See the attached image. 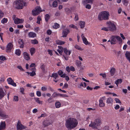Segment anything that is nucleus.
<instances>
[{
    "mask_svg": "<svg viewBox=\"0 0 130 130\" xmlns=\"http://www.w3.org/2000/svg\"><path fill=\"white\" fill-rule=\"evenodd\" d=\"M78 123V122L76 119L71 118L66 121L65 125L67 128L72 129L76 127Z\"/></svg>",
    "mask_w": 130,
    "mask_h": 130,
    "instance_id": "nucleus-1",
    "label": "nucleus"
},
{
    "mask_svg": "<svg viewBox=\"0 0 130 130\" xmlns=\"http://www.w3.org/2000/svg\"><path fill=\"white\" fill-rule=\"evenodd\" d=\"M109 15V13L107 11H103L100 13L98 16V19L99 20H107Z\"/></svg>",
    "mask_w": 130,
    "mask_h": 130,
    "instance_id": "nucleus-2",
    "label": "nucleus"
},
{
    "mask_svg": "<svg viewBox=\"0 0 130 130\" xmlns=\"http://www.w3.org/2000/svg\"><path fill=\"white\" fill-rule=\"evenodd\" d=\"M14 5L15 7L18 9H22L24 6H27V4L26 2L21 0L16 1Z\"/></svg>",
    "mask_w": 130,
    "mask_h": 130,
    "instance_id": "nucleus-3",
    "label": "nucleus"
},
{
    "mask_svg": "<svg viewBox=\"0 0 130 130\" xmlns=\"http://www.w3.org/2000/svg\"><path fill=\"white\" fill-rule=\"evenodd\" d=\"M106 24L108 26L109 31H114L116 30V27L113 22L108 21L106 22Z\"/></svg>",
    "mask_w": 130,
    "mask_h": 130,
    "instance_id": "nucleus-4",
    "label": "nucleus"
},
{
    "mask_svg": "<svg viewBox=\"0 0 130 130\" xmlns=\"http://www.w3.org/2000/svg\"><path fill=\"white\" fill-rule=\"evenodd\" d=\"M101 123V121L99 119H97L95 120L94 122H91L90 124H89V126L92 127L93 128H96L97 126L100 125Z\"/></svg>",
    "mask_w": 130,
    "mask_h": 130,
    "instance_id": "nucleus-5",
    "label": "nucleus"
},
{
    "mask_svg": "<svg viewBox=\"0 0 130 130\" xmlns=\"http://www.w3.org/2000/svg\"><path fill=\"white\" fill-rule=\"evenodd\" d=\"M42 11L41 8L40 7H37L32 11V14L36 16L38 15Z\"/></svg>",
    "mask_w": 130,
    "mask_h": 130,
    "instance_id": "nucleus-6",
    "label": "nucleus"
},
{
    "mask_svg": "<svg viewBox=\"0 0 130 130\" xmlns=\"http://www.w3.org/2000/svg\"><path fill=\"white\" fill-rule=\"evenodd\" d=\"M106 100L105 96H103L100 98L99 100V106L100 107H104L105 104L104 102V101Z\"/></svg>",
    "mask_w": 130,
    "mask_h": 130,
    "instance_id": "nucleus-7",
    "label": "nucleus"
},
{
    "mask_svg": "<svg viewBox=\"0 0 130 130\" xmlns=\"http://www.w3.org/2000/svg\"><path fill=\"white\" fill-rule=\"evenodd\" d=\"M12 18L15 24H18L22 23L24 20L23 19H20L16 17L15 15H14L12 16Z\"/></svg>",
    "mask_w": 130,
    "mask_h": 130,
    "instance_id": "nucleus-8",
    "label": "nucleus"
},
{
    "mask_svg": "<svg viewBox=\"0 0 130 130\" xmlns=\"http://www.w3.org/2000/svg\"><path fill=\"white\" fill-rule=\"evenodd\" d=\"M48 4L51 7H56L57 6V3L56 1H53V0H50L48 2Z\"/></svg>",
    "mask_w": 130,
    "mask_h": 130,
    "instance_id": "nucleus-9",
    "label": "nucleus"
},
{
    "mask_svg": "<svg viewBox=\"0 0 130 130\" xmlns=\"http://www.w3.org/2000/svg\"><path fill=\"white\" fill-rule=\"evenodd\" d=\"M70 32V31L68 28H66L64 29L62 32V37H67V35Z\"/></svg>",
    "mask_w": 130,
    "mask_h": 130,
    "instance_id": "nucleus-10",
    "label": "nucleus"
},
{
    "mask_svg": "<svg viewBox=\"0 0 130 130\" xmlns=\"http://www.w3.org/2000/svg\"><path fill=\"white\" fill-rule=\"evenodd\" d=\"M13 46V45L11 43H9L7 45L6 47V51L7 52H9L11 50Z\"/></svg>",
    "mask_w": 130,
    "mask_h": 130,
    "instance_id": "nucleus-11",
    "label": "nucleus"
},
{
    "mask_svg": "<svg viewBox=\"0 0 130 130\" xmlns=\"http://www.w3.org/2000/svg\"><path fill=\"white\" fill-rule=\"evenodd\" d=\"M23 55L24 59L27 60H29L30 59L29 54L26 52H24Z\"/></svg>",
    "mask_w": 130,
    "mask_h": 130,
    "instance_id": "nucleus-12",
    "label": "nucleus"
},
{
    "mask_svg": "<svg viewBox=\"0 0 130 130\" xmlns=\"http://www.w3.org/2000/svg\"><path fill=\"white\" fill-rule=\"evenodd\" d=\"M5 94L6 93L4 92L3 89L0 88V100L4 97Z\"/></svg>",
    "mask_w": 130,
    "mask_h": 130,
    "instance_id": "nucleus-13",
    "label": "nucleus"
},
{
    "mask_svg": "<svg viewBox=\"0 0 130 130\" xmlns=\"http://www.w3.org/2000/svg\"><path fill=\"white\" fill-rule=\"evenodd\" d=\"M81 38L82 39L83 42L85 44H88V42L86 38L84 36L83 34H82L81 35Z\"/></svg>",
    "mask_w": 130,
    "mask_h": 130,
    "instance_id": "nucleus-14",
    "label": "nucleus"
},
{
    "mask_svg": "<svg viewBox=\"0 0 130 130\" xmlns=\"http://www.w3.org/2000/svg\"><path fill=\"white\" fill-rule=\"evenodd\" d=\"M6 124L4 122H2L0 124V130L3 129L5 128Z\"/></svg>",
    "mask_w": 130,
    "mask_h": 130,
    "instance_id": "nucleus-15",
    "label": "nucleus"
},
{
    "mask_svg": "<svg viewBox=\"0 0 130 130\" xmlns=\"http://www.w3.org/2000/svg\"><path fill=\"white\" fill-rule=\"evenodd\" d=\"M115 36H112L110 38L111 44H114L116 43V39Z\"/></svg>",
    "mask_w": 130,
    "mask_h": 130,
    "instance_id": "nucleus-16",
    "label": "nucleus"
},
{
    "mask_svg": "<svg viewBox=\"0 0 130 130\" xmlns=\"http://www.w3.org/2000/svg\"><path fill=\"white\" fill-rule=\"evenodd\" d=\"M34 99L35 102L38 104L42 105L43 104V101L40 100L39 98H35Z\"/></svg>",
    "mask_w": 130,
    "mask_h": 130,
    "instance_id": "nucleus-17",
    "label": "nucleus"
},
{
    "mask_svg": "<svg viewBox=\"0 0 130 130\" xmlns=\"http://www.w3.org/2000/svg\"><path fill=\"white\" fill-rule=\"evenodd\" d=\"M64 53L67 56H69L71 53V52L70 51L67 50L66 48H64Z\"/></svg>",
    "mask_w": 130,
    "mask_h": 130,
    "instance_id": "nucleus-18",
    "label": "nucleus"
},
{
    "mask_svg": "<svg viewBox=\"0 0 130 130\" xmlns=\"http://www.w3.org/2000/svg\"><path fill=\"white\" fill-rule=\"evenodd\" d=\"M116 69L113 68H111L110 71V72L111 76H113L115 73Z\"/></svg>",
    "mask_w": 130,
    "mask_h": 130,
    "instance_id": "nucleus-19",
    "label": "nucleus"
},
{
    "mask_svg": "<svg viewBox=\"0 0 130 130\" xmlns=\"http://www.w3.org/2000/svg\"><path fill=\"white\" fill-rule=\"evenodd\" d=\"M113 102V99L112 98H109L107 99L106 103L107 104H112Z\"/></svg>",
    "mask_w": 130,
    "mask_h": 130,
    "instance_id": "nucleus-20",
    "label": "nucleus"
},
{
    "mask_svg": "<svg viewBox=\"0 0 130 130\" xmlns=\"http://www.w3.org/2000/svg\"><path fill=\"white\" fill-rule=\"evenodd\" d=\"M28 36L29 37L34 38L36 36V35L35 33L31 32H29Z\"/></svg>",
    "mask_w": 130,
    "mask_h": 130,
    "instance_id": "nucleus-21",
    "label": "nucleus"
},
{
    "mask_svg": "<svg viewBox=\"0 0 130 130\" xmlns=\"http://www.w3.org/2000/svg\"><path fill=\"white\" fill-rule=\"evenodd\" d=\"M19 43L20 45V48H23L24 47V43L22 39H20L19 41Z\"/></svg>",
    "mask_w": 130,
    "mask_h": 130,
    "instance_id": "nucleus-22",
    "label": "nucleus"
},
{
    "mask_svg": "<svg viewBox=\"0 0 130 130\" xmlns=\"http://www.w3.org/2000/svg\"><path fill=\"white\" fill-rule=\"evenodd\" d=\"M23 126L19 122L17 124V128L18 130L21 129L23 128Z\"/></svg>",
    "mask_w": 130,
    "mask_h": 130,
    "instance_id": "nucleus-23",
    "label": "nucleus"
},
{
    "mask_svg": "<svg viewBox=\"0 0 130 130\" xmlns=\"http://www.w3.org/2000/svg\"><path fill=\"white\" fill-rule=\"evenodd\" d=\"M56 43L57 44L59 45H62L64 44L65 43V42L64 41L57 40L56 41Z\"/></svg>",
    "mask_w": 130,
    "mask_h": 130,
    "instance_id": "nucleus-24",
    "label": "nucleus"
},
{
    "mask_svg": "<svg viewBox=\"0 0 130 130\" xmlns=\"http://www.w3.org/2000/svg\"><path fill=\"white\" fill-rule=\"evenodd\" d=\"M6 60L5 57L2 55L0 56V64L3 63V61Z\"/></svg>",
    "mask_w": 130,
    "mask_h": 130,
    "instance_id": "nucleus-25",
    "label": "nucleus"
},
{
    "mask_svg": "<svg viewBox=\"0 0 130 130\" xmlns=\"http://www.w3.org/2000/svg\"><path fill=\"white\" fill-rule=\"evenodd\" d=\"M122 81V80L121 79H118L115 81V83L116 84L117 86H118V84H121Z\"/></svg>",
    "mask_w": 130,
    "mask_h": 130,
    "instance_id": "nucleus-26",
    "label": "nucleus"
},
{
    "mask_svg": "<svg viewBox=\"0 0 130 130\" xmlns=\"http://www.w3.org/2000/svg\"><path fill=\"white\" fill-rule=\"evenodd\" d=\"M29 51L31 55L32 56L35 53V49L34 48L32 47L30 49Z\"/></svg>",
    "mask_w": 130,
    "mask_h": 130,
    "instance_id": "nucleus-27",
    "label": "nucleus"
},
{
    "mask_svg": "<svg viewBox=\"0 0 130 130\" xmlns=\"http://www.w3.org/2000/svg\"><path fill=\"white\" fill-rule=\"evenodd\" d=\"M51 77H53L54 79H56L58 78V74L56 73H54L52 75Z\"/></svg>",
    "mask_w": 130,
    "mask_h": 130,
    "instance_id": "nucleus-28",
    "label": "nucleus"
},
{
    "mask_svg": "<svg viewBox=\"0 0 130 130\" xmlns=\"http://www.w3.org/2000/svg\"><path fill=\"white\" fill-rule=\"evenodd\" d=\"M93 0H86L84 1L83 3L84 4L89 3L92 4Z\"/></svg>",
    "mask_w": 130,
    "mask_h": 130,
    "instance_id": "nucleus-29",
    "label": "nucleus"
},
{
    "mask_svg": "<svg viewBox=\"0 0 130 130\" xmlns=\"http://www.w3.org/2000/svg\"><path fill=\"white\" fill-rule=\"evenodd\" d=\"M85 22L83 21H81L79 23V25L81 28H84L85 26Z\"/></svg>",
    "mask_w": 130,
    "mask_h": 130,
    "instance_id": "nucleus-30",
    "label": "nucleus"
},
{
    "mask_svg": "<svg viewBox=\"0 0 130 130\" xmlns=\"http://www.w3.org/2000/svg\"><path fill=\"white\" fill-rule=\"evenodd\" d=\"M75 48L79 50V51H83V49L80 46L76 44L75 46Z\"/></svg>",
    "mask_w": 130,
    "mask_h": 130,
    "instance_id": "nucleus-31",
    "label": "nucleus"
},
{
    "mask_svg": "<svg viewBox=\"0 0 130 130\" xmlns=\"http://www.w3.org/2000/svg\"><path fill=\"white\" fill-rule=\"evenodd\" d=\"M126 56L128 60L130 59V52H127L125 53Z\"/></svg>",
    "mask_w": 130,
    "mask_h": 130,
    "instance_id": "nucleus-32",
    "label": "nucleus"
},
{
    "mask_svg": "<svg viewBox=\"0 0 130 130\" xmlns=\"http://www.w3.org/2000/svg\"><path fill=\"white\" fill-rule=\"evenodd\" d=\"M59 27L60 26L59 24L56 23L54 24V25L53 26V27L54 28L56 29L59 28Z\"/></svg>",
    "mask_w": 130,
    "mask_h": 130,
    "instance_id": "nucleus-33",
    "label": "nucleus"
},
{
    "mask_svg": "<svg viewBox=\"0 0 130 130\" xmlns=\"http://www.w3.org/2000/svg\"><path fill=\"white\" fill-rule=\"evenodd\" d=\"M55 105L56 108H59L61 106V104L59 102H56L55 103Z\"/></svg>",
    "mask_w": 130,
    "mask_h": 130,
    "instance_id": "nucleus-34",
    "label": "nucleus"
},
{
    "mask_svg": "<svg viewBox=\"0 0 130 130\" xmlns=\"http://www.w3.org/2000/svg\"><path fill=\"white\" fill-rule=\"evenodd\" d=\"M76 65L78 67H80L81 64V62L78 60H76Z\"/></svg>",
    "mask_w": 130,
    "mask_h": 130,
    "instance_id": "nucleus-35",
    "label": "nucleus"
},
{
    "mask_svg": "<svg viewBox=\"0 0 130 130\" xmlns=\"http://www.w3.org/2000/svg\"><path fill=\"white\" fill-rule=\"evenodd\" d=\"M15 53L18 56H20L21 54V51L20 50H17L15 51Z\"/></svg>",
    "mask_w": 130,
    "mask_h": 130,
    "instance_id": "nucleus-36",
    "label": "nucleus"
},
{
    "mask_svg": "<svg viewBox=\"0 0 130 130\" xmlns=\"http://www.w3.org/2000/svg\"><path fill=\"white\" fill-rule=\"evenodd\" d=\"M7 81L8 82V84H10L13 80L11 78H9L7 79Z\"/></svg>",
    "mask_w": 130,
    "mask_h": 130,
    "instance_id": "nucleus-37",
    "label": "nucleus"
},
{
    "mask_svg": "<svg viewBox=\"0 0 130 130\" xmlns=\"http://www.w3.org/2000/svg\"><path fill=\"white\" fill-rule=\"evenodd\" d=\"M101 30H104L106 31H109V28H108V26L107 27H104L101 29Z\"/></svg>",
    "mask_w": 130,
    "mask_h": 130,
    "instance_id": "nucleus-38",
    "label": "nucleus"
},
{
    "mask_svg": "<svg viewBox=\"0 0 130 130\" xmlns=\"http://www.w3.org/2000/svg\"><path fill=\"white\" fill-rule=\"evenodd\" d=\"M37 23L38 24H40V21L41 20V17L39 16L37 18Z\"/></svg>",
    "mask_w": 130,
    "mask_h": 130,
    "instance_id": "nucleus-39",
    "label": "nucleus"
},
{
    "mask_svg": "<svg viewBox=\"0 0 130 130\" xmlns=\"http://www.w3.org/2000/svg\"><path fill=\"white\" fill-rule=\"evenodd\" d=\"M19 100L18 97L17 96H15L13 98V101L14 102H17Z\"/></svg>",
    "mask_w": 130,
    "mask_h": 130,
    "instance_id": "nucleus-40",
    "label": "nucleus"
},
{
    "mask_svg": "<svg viewBox=\"0 0 130 130\" xmlns=\"http://www.w3.org/2000/svg\"><path fill=\"white\" fill-rule=\"evenodd\" d=\"M7 21V19L4 18L2 20L1 22L3 23L4 24L6 23Z\"/></svg>",
    "mask_w": 130,
    "mask_h": 130,
    "instance_id": "nucleus-41",
    "label": "nucleus"
},
{
    "mask_svg": "<svg viewBox=\"0 0 130 130\" xmlns=\"http://www.w3.org/2000/svg\"><path fill=\"white\" fill-rule=\"evenodd\" d=\"M69 26L70 27L72 28H75L77 29H78L77 27L76 26L73 24H71Z\"/></svg>",
    "mask_w": 130,
    "mask_h": 130,
    "instance_id": "nucleus-42",
    "label": "nucleus"
},
{
    "mask_svg": "<svg viewBox=\"0 0 130 130\" xmlns=\"http://www.w3.org/2000/svg\"><path fill=\"white\" fill-rule=\"evenodd\" d=\"M50 18V16L48 14H46L45 15V21L47 22L48 21V19H49Z\"/></svg>",
    "mask_w": 130,
    "mask_h": 130,
    "instance_id": "nucleus-43",
    "label": "nucleus"
},
{
    "mask_svg": "<svg viewBox=\"0 0 130 130\" xmlns=\"http://www.w3.org/2000/svg\"><path fill=\"white\" fill-rule=\"evenodd\" d=\"M58 96L61 97H68V96L66 94H61L60 93H59L58 94Z\"/></svg>",
    "mask_w": 130,
    "mask_h": 130,
    "instance_id": "nucleus-44",
    "label": "nucleus"
},
{
    "mask_svg": "<svg viewBox=\"0 0 130 130\" xmlns=\"http://www.w3.org/2000/svg\"><path fill=\"white\" fill-rule=\"evenodd\" d=\"M32 43L34 44H36L38 43V42L37 40L36 39H34L31 40Z\"/></svg>",
    "mask_w": 130,
    "mask_h": 130,
    "instance_id": "nucleus-45",
    "label": "nucleus"
},
{
    "mask_svg": "<svg viewBox=\"0 0 130 130\" xmlns=\"http://www.w3.org/2000/svg\"><path fill=\"white\" fill-rule=\"evenodd\" d=\"M116 103L121 104V102L120 100L118 98H115L114 99Z\"/></svg>",
    "mask_w": 130,
    "mask_h": 130,
    "instance_id": "nucleus-46",
    "label": "nucleus"
},
{
    "mask_svg": "<svg viewBox=\"0 0 130 130\" xmlns=\"http://www.w3.org/2000/svg\"><path fill=\"white\" fill-rule=\"evenodd\" d=\"M0 116L3 117H4L5 116V115L2 113V111L1 109H0Z\"/></svg>",
    "mask_w": 130,
    "mask_h": 130,
    "instance_id": "nucleus-47",
    "label": "nucleus"
},
{
    "mask_svg": "<svg viewBox=\"0 0 130 130\" xmlns=\"http://www.w3.org/2000/svg\"><path fill=\"white\" fill-rule=\"evenodd\" d=\"M20 92L23 94H24V89L23 87L21 88H20Z\"/></svg>",
    "mask_w": 130,
    "mask_h": 130,
    "instance_id": "nucleus-48",
    "label": "nucleus"
},
{
    "mask_svg": "<svg viewBox=\"0 0 130 130\" xmlns=\"http://www.w3.org/2000/svg\"><path fill=\"white\" fill-rule=\"evenodd\" d=\"M115 36L116 38L118 41L121 42L122 41V39L120 37L118 36Z\"/></svg>",
    "mask_w": 130,
    "mask_h": 130,
    "instance_id": "nucleus-49",
    "label": "nucleus"
},
{
    "mask_svg": "<svg viewBox=\"0 0 130 130\" xmlns=\"http://www.w3.org/2000/svg\"><path fill=\"white\" fill-rule=\"evenodd\" d=\"M74 20L75 21H77L78 20V15L77 14H75V17Z\"/></svg>",
    "mask_w": 130,
    "mask_h": 130,
    "instance_id": "nucleus-50",
    "label": "nucleus"
},
{
    "mask_svg": "<svg viewBox=\"0 0 130 130\" xmlns=\"http://www.w3.org/2000/svg\"><path fill=\"white\" fill-rule=\"evenodd\" d=\"M17 68H18L19 69V70H20L22 71H24V70L22 68V66H21L19 65L17 66Z\"/></svg>",
    "mask_w": 130,
    "mask_h": 130,
    "instance_id": "nucleus-51",
    "label": "nucleus"
},
{
    "mask_svg": "<svg viewBox=\"0 0 130 130\" xmlns=\"http://www.w3.org/2000/svg\"><path fill=\"white\" fill-rule=\"evenodd\" d=\"M47 90V88L44 86L42 87L41 88V90L43 91H45Z\"/></svg>",
    "mask_w": 130,
    "mask_h": 130,
    "instance_id": "nucleus-52",
    "label": "nucleus"
},
{
    "mask_svg": "<svg viewBox=\"0 0 130 130\" xmlns=\"http://www.w3.org/2000/svg\"><path fill=\"white\" fill-rule=\"evenodd\" d=\"M36 94L39 97L41 96V92L40 91H37L36 92Z\"/></svg>",
    "mask_w": 130,
    "mask_h": 130,
    "instance_id": "nucleus-53",
    "label": "nucleus"
},
{
    "mask_svg": "<svg viewBox=\"0 0 130 130\" xmlns=\"http://www.w3.org/2000/svg\"><path fill=\"white\" fill-rule=\"evenodd\" d=\"M47 34L48 35H50L52 33V31L50 30H48L46 32Z\"/></svg>",
    "mask_w": 130,
    "mask_h": 130,
    "instance_id": "nucleus-54",
    "label": "nucleus"
},
{
    "mask_svg": "<svg viewBox=\"0 0 130 130\" xmlns=\"http://www.w3.org/2000/svg\"><path fill=\"white\" fill-rule=\"evenodd\" d=\"M36 74V73L35 71H32L31 72H30V75L31 76H33Z\"/></svg>",
    "mask_w": 130,
    "mask_h": 130,
    "instance_id": "nucleus-55",
    "label": "nucleus"
},
{
    "mask_svg": "<svg viewBox=\"0 0 130 130\" xmlns=\"http://www.w3.org/2000/svg\"><path fill=\"white\" fill-rule=\"evenodd\" d=\"M4 15V13L2 11L0 10V19L3 17Z\"/></svg>",
    "mask_w": 130,
    "mask_h": 130,
    "instance_id": "nucleus-56",
    "label": "nucleus"
},
{
    "mask_svg": "<svg viewBox=\"0 0 130 130\" xmlns=\"http://www.w3.org/2000/svg\"><path fill=\"white\" fill-rule=\"evenodd\" d=\"M58 73L59 75L61 76L63 73V72L62 70H59L58 72Z\"/></svg>",
    "mask_w": 130,
    "mask_h": 130,
    "instance_id": "nucleus-57",
    "label": "nucleus"
},
{
    "mask_svg": "<svg viewBox=\"0 0 130 130\" xmlns=\"http://www.w3.org/2000/svg\"><path fill=\"white\" fill-rule=\"evenodd\" d=\"M59 93H56L55 92L53 93L52 95L53 97H55L57 96H58Z\"/></svg>",
    "mask_w": 130,
    "mask_h": 130,
    "instance_id": "nucleus-58",
    "label": "nucleus"
},
{
    "mask_svg": "<svg viewBox=\"0 0 130 130\" xmlns=\"http://www.w3.org/2000/svg\"><path fill=\"white\" fill-rule=\"evenodd\" d=\"M47 52L48 53V54L51 56H52L53 55L52 52L51 50L48 49L47 50Z\"/></svg>",
    "mask_w": 130,
    "mask_h": 130,
    "instance_id": "nucleus-59",
    "label": "nucleus"
},
{
    "mask_svg": "<svg viewBox=\"0 0 130 130\" xmlns=\"http://www.w3.org/2000/svg\"><path fill=\"white\" fill-rule=\"evenodd\" d=\"M44 67V65H42L40 67L41 69L43 72H44L45 71Z\"/></svg>",
    "mask_w": 130,
    "mask_h": 130,
    "instance_id": "nucleus-60",
    "label": "nucleus"
},
{
    "mask_svg": "<svg viewBox=\"0 0 130 130\" xmlns=\"http://www.w3.org/2000/svg\"><path fill=\"white\" fill-rule=\"evenodd\" d=\"M70 70L72 71H75L74 68L73 66H71L70 67Z\"/></svg>",
    "mask_w": 130,
    "mask_h": 130,
    "instance_id": "nucleus-61",
    "label": "nucleus"
},
{
    "mask_svg": "<svg viewBox=\"0 0 130 130\" xmlns=\"http://www.w3.org/2000/svg\"><path fill=\"white\" fill-rule=\"evenodd\" d=\"M100 75L102 76L103 78H105L106 77V75L105 74L100 73Z\"/></svg>",
    "mask_w": 130,
    "mask_h": 130,
    "instance_id": "nucleus-62",
    "label": "nucleus"
},
{
    "mask_svg": "<svg viewBox=\"0 0 130 130\" xmlns=\"http://www.w3.org/2000/svg\"><path fill=\"white\" fill-rule=\"evenodd\" d=\"M66 70L68 72H70V68L69 66H67L66 67Z\"/></svg>",
    "mask_w": 130,
    "mask_h": 130,
    "instance_id": "nucleus-63",
    "label": "nucleus"
},
{
    "mask_svg": "<svg viewBox=\"0 0 130 130\" xmlns=\"http://www.w3.org/2000/svg\"><path fill=\"white\" fill-rule=\"evenodd\" d=\"M86 7L87 8L89 9L91 8V6L89 4H88L86 5Z\"/></svg>",
    "mask_w": 130,
    "mask_h": 130,
    "instance_id": "nucleus-64",
    "label": "nucleus"
}]
</instances>
